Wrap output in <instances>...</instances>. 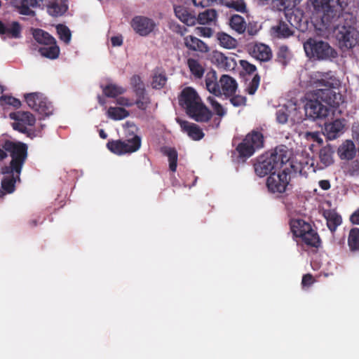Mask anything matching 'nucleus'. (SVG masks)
Masks as SVG:
<instances>
[{
	"mask_svg": "<svg viewBox=\"0 0 359 359\" xmlns=\"http://www.w3.org/2000/svg\"><path fill=\"white\" fill-rule=\"evenodd\" d=\"M304 48L308 55L317 59L325 60L334 58L337 56V53L329 43L323 41H316L310 39L304 44Z\"/></svg>",
	"mask_w": 359,
	"mask_h": 359,
	"instance_id": "nucleus-9",
	"label": "nucleus"
},
{
	"mask_svg": "<svg viewBox=\"0 0 359 359\" xmlns=\"http://www.w3.org/2000/svg\"><path fill=\"white\" fill-rule=\"evenodd\" d=\"M294 163H297V158H295V161L293 159V173L299 172V174H302V167L301 165H297L294 164Z\"/></svg>",
	"mask_w": 359,
	"mask_h": 359,
	"instance_id": "nucleus-63",
	"label": "nucleus"
},
{
	"mask_svg": "<svg viewBox=\"0 0 359 359\" xmlns=\"http://www.w3.org/2000/svg\"><path fill=\"white\" fill-rule=\"evenodd\" d=\"M210 60L218 68L226 71L233 70L237 64L233 57L226 56L222 52L214 50L210 54Z\"/></svg>",
	"mask_w": 359,
	"mask_h": 359,
	"instance_id": "nucleus-16",
	"label": "nucleus"
},
{
	"mask_svg": "<svg viewBox=\"0 0 359 359\" xmlns=\"http://www.w3.org/2000/svg\"><path fill=\"white\" fill-rule=\"evenodd\" d=\"M306 137H311L314 141L318 142V143H322L323 140L319 137L318 133H306Z\"/></svg>",
	"mask_w": 359,
	"mask_h": 359,
	"instance_id": "nucleus-62",
	"label": "nucleus"
},
{
	"mask_svg": "<svg viewBox=\"0 0 359 359\" xmlns=\"http://www.w3.org/2000/svg\"><path fill=\"white\" fill-rule=\"evenodd\" d=\"M351 222L355 224H359V208L351 216Z\"/></svg>",
	"mask_w": 359,
	"mask_h": 359,
	"instance_id": "nucleus-61",
	"label": "nucleus"
},
{
	"mask_svg": "<svg viewBox=\"0 0 359 359\" xmlns=\"http://www.w3.org/2000/svg\"><path fill=\"white\" fill-rule=\"evenodd\" d=\"M107 116L113 120H122L129 116V112L123 107H111L107 111Z\"/></svg>",
	"mask_w": 359,
	"mask_h": 359,
	"instance_id": "nucleus-35",
	"label": "nucleus"
},
{
	"mask_svg": "<svg viewBox=\"0 0 359 359\" xmlns=\"http://www.w3.org/2000/svg\"><path fill=\"white\" fill-rule=\"evenodd\" d=\"M111 45L114 47L121 46L123 43V37L121 35H116L111 37Z\"/></svg>",
	"mask_w": 359,
	"mask_h": 359,
	"instance_id": "nucleus-58",
	"label": "nucleus"
},
{
	"mask_svg": "<svg viewBox=\"0 0 359 359\" xmlns=\"http://www.w3.org/2000/svg\"><path fill=\"white\" fill-rule=\"evenodd\" d=\"M316 89L314 95L317 99H320L330 107L337 108L343 102V97L339 93L340 81L335 76H325L316 82Z\"/></svg>",
	"mask_w": 359,
	"mask_h": 359,
	"instance_id": "nucleus-4",
	"label": "nucleus"
},
{
	"mask_svg": "<svg viewBox=\"0 0 359 359\" xmlns=\"http://www.w3.org/2000/svg\"><path fill=\"white\" fill-rule=\"evenodd\" d=\"M99 134L101 138L106 139L107 137V133L103 130H100Z\"/></svg>",
	"mask_w": 359,
	"mask_h": 359,
	"instance_id": "nucleus-64",
	"label": "nucleus"
},
{
	"mask_svg": "<svg viewBox=\"0 0 359 359\" xmlns=\"http://www.w3.org/2000/svg\"><path fill=\"white\" fill-rule=\"evenodd\" d=\"M240 63L243 69H245V71L248 74H252L255 72L256 70L255 66L254 65L250 64L246 60H241Z\"/></svg>",
	"mask_w": 359,
	"mask_h": 359,
	"instance_id": "nucleus-54",
	"label": "nucleus"
},
{
	"mask_svg": "<svg viewBox=\"0 0 359 359\" xmlns=\"http://www.w3.org/2000/svg\"><path fill=\"white\" fill-rule=\"evenodd\" d=\"M334 149L330 145H327L323 147L319 152V158L320 163L325 166L327 167L332 165L334 163L333 160V154Z\"/></svg>",
	"mask_w": 359,
	"mask_h": 359,
	"instance_id": "nucleus-30",
	"label": "nucleus"
},
{
	"mask_svg": "<svg viewBox=\"0 0 359 359\" xmlns=\"http://www.w3.org/2000/svg\"><path fill=\"white\" fill-rule=\"evenodd\" d=\"M228 7L235 9L239 12H244L246 9V5L243 0H235L226 1Z\"/></svg>",
	"mask_w": 359,
	"mask_h": 359,
	"instance_id": "nucleus-48",
	"label": "nucleus"
},
{
	"mask_svg": "<svg viewBox=\"0 0 359 359\" xmlns=\"http://www.w3.org/2000/svg\"><path fill=\"white\" fill-rule=\"evenodd\" d=\"M305 114L313 119H325L331 114L330 107L323 105L318 100H310L304 105Z\"/></svg>",
	"mask_w": 359,
	"mask_h": 359,
	"instance_id": "nucleus-13",
	"label": "nucleus"
},
{
	"mask_svg": "<svg viewBox=\"0 0 359 359\" xmlns=\"http://www.w3.org/2000/svg\"><path fill=\"white\" fill-rule=\"evenodd\" d=\"M25 99L28 106L40 114L47 116L53 113V108L47 98L41 93H31L25 95Z\"/></svg>",
	"mask_w": 359,
	"mask_h": 359,
	"instance_id": "nucleus-12",
	"label": "nucleus"
},
{
	"mask_svg": "<svg viewBox=\"0 0 359 359\" xmlns=\"http://www.w3.org/2000/svg\"><path fill=\"white\" fill-rule=\"evenodd\" d=\"M167 82V76L164 70L161 69H156L154 70L151 85L153 88L161 89Z\"/></svg>",
	"mask_w": 359,
	"mask_h": 359,
	"instance_id": "nucleus-28",
	"label": "nucleus"
},
{
	"mask_svg": "<svg viewBox=\"0 0 359 359\" xmlns=\"http://www.w3.org/2000/svg\"><path fill=\"white\" fill-rule=\"evenodd\" d=\"M195 34L203 37L210 38L212 35V29L207 27H197L194 29Z\"/></svg>",
	"mask_w": 359,
	"mask_h": 359,
	"instance_id": "nucleus-50",
	"label": "nucleus"
},
{
	"mask_svg": "<svg viewBox=\"0 0 359 359\" xmlns=\"http://www.w3.org/2000/svg\"><path fill=\"white\" fill-rule=\"evenodd\" d=\"M57 32L60 39L65 43H69L71 40V32L67 27L63 25H58L56 27Z\"/></svg>",
	"mask_w": 359,
	"mask_h": 359,
	"instance_id": "nucleus-44",
	"label": "nucleus"
},
{
	"mask_svg": "<svg viewBox=\"0 0 359 359\" xmlns=\"http://www.w3.org/2000/svg\"><path fill=\"white\" fill-rule=\"evenodd\" d=\"M116 103L118 105L121 106V107H131L133 105L134 101L128 97L120 96L116 98Z\"/></svg>",
	"mask_w": 359,
	"mask_h": 359,
	"instance_id": "nucleus-51",
	"label": "nucleus"
},
{
	"mask_svg": "<svg viewBox=\"0 0 359 359\" xmlns=\"http://www.w3.org/2000/svg\"><path fill=\"white\" fill-rule=\"evenodd\" d=\"M249 53L255 58L260 61H268L272 57L270 47L262 43H251L248 46Z\"/></svg>",
	"mask_w": 359,
	"mask_h": 359,
	"instance_id": "nucleus-18",
	"label": "nucleus"
},
{
	"mask_svg": "<svg viewBox=\"0 0 359 359\" xmlns=\"http://www.w3.org/2000/svg\"><path fill=\"white\" fill-rule=\"evenodd\" d=\"M348 173L352 175H359V159L351 162L348 167Z\"/></svg>",
	"mask_w": 359,
	"mask_h": 359,
	"instance_id": "nucleus-52",
	"label": "nucleus"
},
{
	"mask_svg": "<svg viewBox=\"0 0 359 359\" xmlns=\"http://www.w3.org/2000/svg\"><path fill=\"white\" fill-rule=\"evenodd\" d=\"M177 121L182 130L187 133L189 137L194 140H199L203 137V132L196 124L182 121L180 118H177Z\"/></svg>",
	"mask_w": 359,
	"mask_h": 359,
	"instance_id": "nucleus-21",
	"label": "nucleus"
},
{
	"mask_svg": "<svg viewBox=\"0 0 359 359\" xmlns=\"http://www.w3.org/2000/svg\"><path fill=\"white\" fill-rule=\"evenodd\" d=\"M271 34L279 39L288 38L292 32L287 24L284 22H280L278 25L273 26L271 29Z\"/></svg>",
	"mask_w": 359,
	"mask_h": 359,
	"instance_id": "nucleus-29",
	"label": "nucleus"
},
{
	"mask_svg": "<svg viewBox=\"0 0 359 359\" xmlns=\"http://www.w3.org/2000/svg\"><path fill=\"white\" fill-rule=\"evenodd\" d=\"M125 89L114 83H109L103 88L104 94L109 97H115L123 94Z\"/></svg>",
	"mask_w": 359,
	"mask_h": 359,
	"instance_id": "nucleus-40",
	"label": "nucleus"
},
{
	"mask_svg": "<svg viewBox=\"0 0 359 359\" xmlns=\"http://www.w3.org/2000/svg\"><path fill=\"white\" fill-rule=\"evenodd\" d=\"M286 168L285 165L280 168L276 172H272L266 180V186L269 191L271 193H283L287 191V187L290 186V183L292 180V159L290 160V166Z\"/></svg>",
	"mask_w": 359,
	"mask_h": 359,
	"instance_id": "nucleus-8",
	"label": "nucleus"
},
{
	"mask_svg": "<svg viewBox=\"0 0 359 359\" xmlns=\"http://www.w3.org/2000/svg\"><path fill=\"white\" fill-rule=\"evenodd\" d=\"M293 236L298 238L302 243L309 248L318 250L322 246L318 232L305 219L293 217Z\"/></svg>",
	"mask_w": 359,
	"mask_h": 359,
	"instance_id": "nucleus-5",
	"label": "nucleus"
},
{
	"mask_svg": "<svg viewBox=\"0 0 359 359\" xmlns=\"http://www.w3.org/2000/svg\"><path fill=\"white\" fill-rule=\"evenodd\" d=\"M107 147L112 153L123 155L137 151L140 148V143L137 139L133 142V144H130L127 140H111L108 142Z\"/></svg>",
	"mask_w": 359,
	"mask_h": 359,
	"instance_id": "nucleus-14",
	"label": "nucleus"
},
{
	"mask_svg": "<svg viewBox=\"0 0 359 359\" xmlns=\"http://www.w3.org/2000/svg\"><path fill=\"white\" fill-rule=\"evenodd\" d=\"M123 127L125 130V135L127 138L126 140L129 141L130 144H133V142H135L136 139H137L141 144V139L136 134L137 128L133 123L128 121L123 125Z\"/></svg>",
	"mask_w": 359,
	"mask_h": 359,
	"instance_id": "nucleus-36",
	"label": "nucleus"
},
{
	"mask_svg": "<svg viewBox=\"0 0 359 359\" xmlns=\"http://www.w3.org/2000/svg\"><path fill=\"white\" fill-rule=\"evenodd\" d=\"M217 18V12L214 9H208L198 15V21L201 25L210 24Z\"/></svg>",
	"mask_w": 359,
	"mask_h": 359,
	"instance_id": "nucleus-39",
	"label": "nucleus"
},
{
	"mask_svg": "<svg viewBox=\"0 0 359 359\" xmlns=\"http://www.w3.org/2000/svg\"><path fill=\"white\" fill-rule=\"evenodd\" d=\"M263 135L257 131L248 133L241 143L236 147L239 156L248 158L253 155L256 150L263 147Z\"/></svg>",
	"mask_w": 359,
	"mask_h": 359,
	"instance_id": "nucleus-10",
	"label": "nucleus"
},
{
	"mask_svg": "<svg viewBox=\"0 0 359 359\" xmlns=\"http://www.w3.org/2000/svg\"><path fill=\"white\" fill-rule=\"evenodd\" d=\"M131 84L136 88L137 90H143V84L138 76H133L131 78Z\"/></svg>",
	"mask_w": 359,
	"mask_h": 359,
	"instance_id": "nucleus-57",
	"label": "nucleus"
},
{
	"mask_svg": "<svg viewBox=\"0 0 359 359\" xmlns=\"http://www.w3.org/2000/svg\"><path fill=\"white\" fill-rule=\"evenodd\" d=\"M165 154L168 157L170 169L175 172L177 168V151L172 148H166Z\"/></svg>",
	"mask_w": 359,
	"mask_h": 359,
	"instance_id": "nucleus-43",
	"label": "nucleus"
},
{
	"mask_svg": "<svg viewBox=\"0 0 359 359\" xmlns=\"http://www.w3.org/2000/svg\"><path fill=\"white\" fill-rule=\"evenodd\" d=\"M259 76L257 74L255 75L252 80L246 83L245 91L249 95H254L259 87Z\"/></svg>",
	"mask_w": 359,
	"mask_h": 359,
	"instance_id": "nucleus-47",
	"label": "nucleus"
},
{
	"mask_svg": "<svg viewBox=\"0 0 359 359\" xmlns=\"http://www.w3.org/2000/svg\"><path fill=\"white\" fill-rule=\"evenodd\" d=\"M313 282L314 278L311 274L307 273L303 276L302 284L304 287H309L313 283Z\"/></svg>",
	"mask_w": 359,
	"mask_h": 359,
	"instance_id": "nucleus-56",
	"label": "nucleus"
},
{
	"mask_svg": "<svg viewBox=\"0 0 359 359\" xmlns=\"http://www.w3.org/2000/svg\"><path fill=\"white\" fill-rule=\"evenodd\" d=\"M184 4H189L192 2L196 7L204 8L210 5L211 0H182Z\"/></svg>",
	"mask_w": 359,
	"mask_h": 359,
	"instance_id": "nucleus-53",
	"label": "nucleus"
},
{
	"mask_svg": "<svg viewBox=\"0 0 359 359\" xmlns=\"http://www.w3.org/2000/svg\"><path fill=\"white\" fill-rule=\"evenodd\" d=\"M291 159L292 150L280 145L259 156L255 164V171L258 176L262 177L271 174L273 170L277 171L283 165L286 166L287 170L290 166Z\"/></svg>",
	"mask_w": 359,
	"mask_h": 359,
	"instance_id": "nucleus-2",
	"label": "nucleus"
},
{
	"mask_svg": "<svg viewBox=\"0 0 359 359\" xmlns=\"http://www.w3.org/2000/svg\"><path fill=\"white\" fill-rule=\"evenodd\" d=\"M337 39L341 50H348L358 44L359 32L351 26H342L337 34Z\"/></svg>",
	"mask_w": 359,
	"mask_h": 359,
	"instance_id": "nucleus-11",
	"label": "nucleus"
},
{
	"mask_svg": "<svg viewBox=\"0 0 359 359\" xmlns=\"http://www.w3.org/2000/svg\"><path fill=\"white\" fill-rule=\"evenodd\" d=\"M349 0H337L336 4H332V10L327 11L325 16L323 18V25L328 28L330 25L335 22L343 13L344 10L348 6Z\"/></svg>",
	"mask_w": 359,
	"mask_h": 359,
	"instance_id": "nucleus-17",
	"label": "nucleus"
},
{
	"mask_svg": "<svg viewBox=\"0 0 359 359\" xmlns=\"http://www.w3.org/2000/svg\"><path fill=\"white\" fill-rule=\"evenodd\" d=\"M180 104L185 108L188 115L198 122L207 121L211 116L210 111L192 88L188 87L182 90Z\"/></svg>",
	"mask_w": 359,
	"mask_h": 359,
	"instance_id": "nucleus-3",
	"label": "nucleus"
},
{
	"mask_svg": "<svg viewBox=\"0 0 359 359\" xmlns=\"http://www.w3.org/2000/svg\"><path fill=\"white\" fill-rule=\"evenodd\" d=\"M20 33V27L17 22L6 23L0 22V34H5L11 38H18Z\"/></svg>",
	"mask_w": 359,
	"mask_h": 359,
	"instance_id": "nucleus-26",
	"label": "nucleus"
},
{
	"mask_svg": "<svg viewBox=\"0 0 359 359\" xmlns=\"http://www.w3.org/2000/svg\"><path fill=\"white\" fill-rule=\"evenodd\" d=\"M43 4L47 7L48 13L52 16L62 15L68 8L66 0H46Z\"/></svg>",
	"mask_w": 359,
	"mask_h": 359,
	"instance_id": "nucleus-20",
	"label": "nucleus"
},
{
	"mask_svg": "<svg viewBox=\"0 0 359 359\" xmlns=\"http://www.w3.org/2000/svg\"><path fill=\"white\" fill-rule=\"evenodd\" d=\"M1 102L2 104L12 105L16 108L20 107L21 105V102L19 100L11 96H1Z\"/></svg>",
	"mask_w": 359,
	"mask_h": 359,
	"instance_id": "nucleus-49",
	"label": "nucleus"
},
{
	"mask_svg": "<svg viewBox=\"0 0 359 359\" xmlns=\"http://www.w3.org/2000/svg\"><path fill=\"white\" fill-rule=\"evenodd\" d=\"M291 5L292 0H273V6L280 11H284L288 22H290L292 18Z\"/></svg>",
	"mask_w": 359,
	"mask_h": 359,
	"instance_id": "nucleus-32",
	"label": "nucleus"
},
{
	"mask_svg": "<svg viewBox=\"0 0 359 359\" xmlns=\"http://www.w3.org/2000/svg\"><path fill=\"white\" fill-rule=\"evenodd\" d=\"M184 43L191 50L201 53H207L209 50V47L205 43L192 35L185 36L184 38Z\"/></svg>",
	"mask_w": 359,
	"mask_h": 359,
	"instance_id": "nucleus-22",
	"label": "nucleus"
},
{
	"mask_svg": "<svg viewBox=\"0 0 359 359\" xmlns=\"http://www.w3.org/2000/svg\"><path fill=\"white\" fill-rule=\"evenodd\" d=\"M10 118L15 121L13 127L21 133H25L27 126H33L35 123L34 116L27 111H16L10 114Z\"/></svg>",
	"mask_w": 359,
	"mask_h": 359,
	"instance_id": "nucleus-15",
	"label": "nucleus"
},
{
	"mask_svg": "<svg viewBox=\"0 0 359 359\" xmlns=\"http://www.w3.org/2000/svg\"><path fill=\"white\" fill-rule=\"evenodd\" d=\"M337 154L341 160H352L356 154L355 146L353 141L346 140L338 148Z\"/></svg>",
	"mask_w": 359,
	"mask_h": 359,
	"instance_id": "nucleus-23",
	"label": "nucleus"
},
{
	"mask_svg": "<svg viewBox=\"0 0 359 359\" xmlns=\"http://www.w3.org/2000/svg\"><path fill=\"white\" fill-rule=\"evenodd\" d=\"M33 37L39 44V52L45 57L53 60L57 58L60 54V48L56 44L55 39L48 32L36 29L32 32Z\"/></svg>",
	"mask_w": 359,
	"mask_h": 359,
	"instance_id": "nucleus-7",
	"label": "nucleus"
},
{
	"mask_svg": "<svg viewBox=\"0 0 359 359\" xmlns=\"http://www.w3.org/2000/svg\"><path fill=\"white\" fill-rule=\"evenodd\" d=\"M188 67L191 72L197 78H201L203 73L204 69L199 62L195 59L189 58L187 60Z\"/></svg>",
	"mask_w": 359,
	"mask_h": 359,
	"instance_id": "nucleus-41",
	"label": "nucleus"
},
{
	"mask_svg": "<svg viewBox=\"0 0 359 359\" xmlns=\"http://www.w3.org/2000/svg\"><path fill=\"white\" fill-rule=\"evenodd\" d=\"M208 101L211 104L215 113L219 117H223L226 115V109L217 102L213 97H208Z\"/></svg>",
	"mask_w": 359,
	"mask_h": 359,
	"instance_id": "nucleus-45",
	"label": "nucleus"
},
{
	"mask_svg": "<svg viewBox=\"0 0 359 359\" xmlns=\"http://www.w3.org/2000/svg\"><path fill=\"white\" fill-rule=\"evenodd\" d=\"M136 104L139 109H145L148 106L149 102L147 98L143 97L142 100L137 101Z\"/></svg>",
	"mask_w": 359,
	"mask_h": 359,
	"instance_id": "nucleus-60",
	"label": "nucleus"
},
{
	"mask_svg": "<svg viewBox=\"0 0 359 359\" xmlns=\"http://www.w3.org/2000/svg\"><path fill=\"white\" fill-rule=\"evenodd\" d=\"M278 60L283 66L290 61V50L287 46H282L278 52Z\"/></svg>",
	"mask_w": 359,
	"mask_h": 359,
	"instance_id": "nucleus-46",
	"label": "nucleus"
},
{
	"mask_svg": "<svg viewBox=\"0 0 359 359\" xmlns=\"http://www.w3.org/2000/svg\"><path fill=\"white\" fill-rule=\"evenodd\" d=\"M132 27L138 34L147 36L154 29L156 24L149 18L137 16L133 18Z\"/></svg>",
	"mask_w": 359,
	"mask_h": 359,
	"instance_id": "nucleus-19",
	"label": "nucleus"
},
{
	"mask_svg": "<svg viewBox=\"0 0 359 359\" xmlns=\"http://www.w3.org/2000/svg\"><path fill=\"white\" fill-rule=\"evenodd\" d=\"M217 39L219 44L226 49L235 48L238 44L236 39L224 32L217 33Z\"/></svg>",
	"mask_w": 359,
	"mask_h": 359,
	"instance_id": "nucleus-31",
	"label": "nucleus"
},
{
	"mask_svg": "<svg viewBox=\"0 0 359 359\" xmlns=\"http://www.w3.org/2000/svg\"><path fill=\"white\" fill-rule=\"evenodd\" d=\"M174 11L176 17L183 23L188 26H192L195 25L196 21L195 16L189 13L184 7L181 6H175L174 8Z\"/></svg>",
	"mask_w": 359,
	"mask_h": 359,
	"instance_id": "nucleus-27",
	"label": "nucleus"
},
{
	"mask_svg": "<svg viewBox=\"0 0 359 359\" xmlns=\"http://www.w3.org/2000/svg\"><path fill=\"white\" fill-rule=\"evenodd\" d=\"M229 25L231 29L238 34H243L246 29V22L243 18L239 15H233L231 17Z\"/></svg>",
	"mask_w": 359,
	"mask_h": 359,
	"instance_id": "nucleus-34",
	"label": "nucleus"
},
{
	"mask_svg": "<svg viewBox=\"0 0 359 359\" xmlns=\"http://www.w3.org/2000/svg\"><path fill=\"white\" fill-rule=\"evenodd\" d=\"M343 128L342 122L336 119L330 123H325V133L329 140H334L338 137Z\"/></svg>",
	"mask_w": 359,
	"mask_h": 359,
	"instance_id": "nucleus-25",
	"label": "nucleus"
},
{
	"mask_svg": "<svg viewBox=\"0 0 359 359\" xmlns=\"http://www.w3.org/2000/svg\"><path fill=\"white\" fill-rule=\"evenodd\" d=\"M38 5L36 0H20V5L17 6L18 13L25 15H33L34 12L32 8Z\"/></svg>",
	"mask_w": 359,
	"mask_h": 359,
	"instance_id": "nucleus-33",
	"label": "nucleus"
},
{
	"mask_svg": "<svg viewBox=\"0 0 359 359\" xmlns=\"http://www.w3.org/2000/svg\"><path fill=\"white\" fill-rule=\"evenodd\" d=\"M205 85L208 90L216 96L222 95L231 96L237 89V83L233 78L228 75H222L217 82L216 73L214 71L209 72L206 74Z\"/></svg>",
	"mask_w": 359,
	"mask_h": 359,
	"instance_id": "nucleus-6",
	"label": "nucleus"
},
{
	"mask_svg": "<svg viewBox=\"0 0 359 359\" xmlns=\"http://www.w3.org/2000/svg\"><path fill=\"white\" fill-rule=\"evenodd\" d=\"M290 105H280L276 112V119L279 123L284 124L287 121L290 114Z\"/></svg>",
	"mask_w": 359,
	"mask_h": 359,
	"instance_id": "nucleus-42",
	"label": "nucleus"
},
{
	"mask_svg": "<svg viewBox=\"0 0 359 359\" xmlns=\"http://www.w3.org/2000/svg\"><path fill=\"white\" fill-rule=\"evenodd\" d=\"M348 245L351 251L359 250V229H351L348 238Z\"/></svg>",
	"mask_w": 359,
	"mask_h": 359,
	"instance_id": "nucleus-38",
	"label": "nucleus"
},
{
	"mask_svg": "<svg viewBox=\"0 0 359 359\" xmlns=\"http://www.w3.org/2000/svg\"><path fill=\"white\" fill-rule=\"evenodd\" d=\"M319 187L325 191H327L330 189V182L329 180H320L318 182Z\"/></svg>",
	"mask_w": 359,
	"mask_h": 359,
	"instance_id": "nucleus-59",
	"label": "nucleus"
},
{
	"mask_svg": "<svg viewBox=\"0 0 359 359\" xmlns=\"http://www.w3.org/2000/svg\"><path fill=\"white\" fill-rule=\"evenodd\" d=\"M4 149L11 153L12 161L9 165L2 170L4 177L1 186L4 191L10 194L14 191L16 182L20 181L21 170L27 158V147L22 143L7 141Z\"/></svg>",
	"mask_w": 359,
	"mask_h": 359,
	"instance_id": "nucleus-1",
	"label": "nucleus"
},
{
	"mask_svg": "<svg viewBox=\"0 0 359 359\" xmlns=\"http://www.w3.org/2000/svg\"><path fill=\"white\" fill-rule=\"evenodd\" d=\"M231 104L235 107H240L245 104V97L241 95L233 97L230 100Z\"/></svg>",
	"mask_w": 359,
	"mask_h": 359,
	"instance_id": "nucleus-55",
	"label": "nucleus"
},
{
	"mask_svg": "<svg viewBox=\"0 0 359 359\" xmlns=\"http://www.w3.org/2000/svg\"><path fill=\"white\" fill-rule=\"evenodd\" d=\"M323 215L326 219L327 228L332 233H334L342 222L341 215L334 210H324Z\"/></svg>",
	"mask_w": 359,
	"mask_h": 359,
	"instance_id": "nucleus-24",
	"label": "nucleus"
},
{
	"mask_svg": "<svg viewBox=\"0 0 359 359\" xmlns=\"http://www.w3.org/2000/svg\"><path fill=\"white\" fill-rule=\"evenodd\" d=\"M311 3L317 11H322L321 22H323V18L328 13L327 11H331L333 8L331 4L332 0H311Z\"/></svg>",
	"mask_w": 359,
	"mask_h": 359,
	"instance_id": "nucleus-37",
	"label": "nucleus"
}]
</instances>
